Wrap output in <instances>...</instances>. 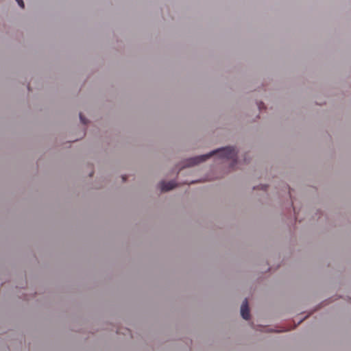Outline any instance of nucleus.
<instances>
[{"instance_id":"20e7f679","label":"nucleus","mask_w":351,"mask_h":351,"mask_svg":"<svg viewBox=\"0 0 351 351\" xmlns=\"http://www.w3.org/2000/svg\"><path fill=\"white\" fill-rule=\"evenodd\" d=\"M80 121L82 123L84 124H86L87 123V121L86 119L83 117V115L82 114H80Z\"/></svg>"},{"instance_id":"f257e3e1","label":"nucleus","mask_w":351,"mask_h":351,"mask_svg":"<svg viewBox=\"0 0 351 351\" xmlns=\"http://www.w3.org/2000/svg\"><path fill=\"white\" fill-rule=\"evenodd\" d=\"M214 155H217L221 159L232 160L233 162L235 163L237 161V152L234 147H223L215 151H213L209 153L208 154H204L189 158L186 161V166L191 167L199 164L202 162L205 161L206 159Z\"/></svg>"},{"instance_id":"7ed1b4c3","label":"nucleus","mask_w":351,"mask_h":351,"mask_svg":"<svg viewBox=\"0 0 351 351\" xmlns=\"http://www.w3.org/2000/svg\"><path fill=\"white\" fill-rule=\"evenodd\" d=\"M160 187L162 191H168L176 187V184L173 181L168 182H162L160 184Z\"/></svg>"},{"instance_id":"0eeeda50","label":"nucleus","mask_w":351,"mask_h":351,"mask_svg":"<svg viewBox=\"0 0 351 351\" xmlns=\"http://www.w3.org/2000/svg\"><path fill=\"white\" fill-rule=\"evenodd\" d=\"M195 182H194V181H192V182H190L189 184H191V183H195Z\"/></svg>"},{"instance_id":"423d86ee","label":"nucleus","mask_w":351,"mask_h":351,"mask_svg":"<svg viewBox=\"0 0 351 351\" xmlns=\"http://www.w3.org/2000/svg\"><path fill=\"white\" fill-rule=\"evenodd\" d=\"M125 179H126V178H125V176H123V181H125Z\"/></svg>"},{"instance_id":"f03ea898","label":"nucleus","mask_w":351,"mask_h":351,"mask_svg":"<svg viewBox=\"0 0 351 351\" xmlns=\"http://www.w3.org/2000/svg\"><path fill=\"white\" fill-rule=\"evenodd\" d=\"M241 314L243 319H250V309L248 306V302L247 299L243 302L241 307Z\"/></svg>"},{"instance_id":"39448f33","label":"nucleus","mask_w":351,"mask_h":351,"mask_svg":"<svg viewBox=\"0 0 351 351\" xmlns=\"http://www.w3.org/2000/svg\"><path fill=\"white\" fill-rule=\"evenodd\" d=\"M16 1H17L18 4H19L21 7H22V0H16Z\"/></svg>"}]
</instances>
